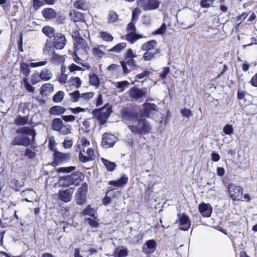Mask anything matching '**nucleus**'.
<instances>
[{
  "label": "nucleus",
  "instance_id": "nucleus-21",
  "mask_svg": "<svg viewBox=\"0 0 257 257\" xmlns=\"http://www.w3.org/2000/svg\"><path fill=\"white\" fill-rule=\"evenodd\" d=\"M158 43L155 40L148 41L143 43L141 46V50L144 51H151L156 49Z\"/></svg>",
  "mask_w": 257,
  "mask_h": 257
},
{
  "label": "nucleus",
  "instance_id": "nucleus-53",
  "mask_svg": "<svg viewBox=\"0 0 257 257\" xmlns=\"http://www.w3.org/2000/svg\"><path fill=\"white\" fill-rule=\"evenodd\" d=\"M167 27L165 23H163L161 26L157 30L153 32V35H162L164 34L166 31Z\"/></svg>",
  "mask_w": 257,
  "mask_h": 257
},
{
  "label": "nucleus",
  "instance_id": "nucleus-11",
  "mask_svg": "<svg viewBox=\"0 0 257 257\" xmlns=\"http://www.w3.org/2000/svg\"><path fill=\"white\" fill-rule=\"evenodd\" d=\"M128 94L132 99L138 100L145 98L147 95V90L146 88H139L135 86L129 89Z\"/></svg>",
  "mask_w": 257,
  "mask_h": 257
},
{
  "label": "nucleus",
  "instance_id": "nucleus-25",
  "mask_svg": "<svg viewBox=\"0 0 257 257\" xmlns=\"http://www.w3.org/2000/svg\"><path fill=\"white\" fill-rule=\"evenodd\" d=\"M54 90L53 85L50 83L43 84L40 88V94L42 96H47Z\"/></svg>",
  "mask_w": 257,
  "mask_h": 257
},
{
  "label": "nucleus",
  "instance_id": "nucleus-42",
  "mask_svg": "<svg viewBox=\"0 0 257 257\" xmlns=\"http://www.w3.org/2000/svg\"><path fill=\"white\" fill-rule=\"evenodd\" d=\"M118 19V15L113 10L110 11L108 15V23H114Z\"/></svg>",
  "mask_w": 257,
  "mask_h": 257
},
{
  "label": "nucleus",
  "instance_id": "nucleus-61",
  "mask_svg": "<svg viewBox=\"0 0 257 257\" xmlns=\"http://www.w3.org/2000/svg\"><path fill=\"white\" fill-rule=\"evenodd\" d=\"M78 157H79V161L83 163H86V162L91 161L90 160V157H88V156L84 155L83 154V153H82V152H81V151L79 152V153L78 154Z\"/></svg>",
  "mask_w": 257,
  "mask_h": 257
},
{
  "label": "nucleus",
  "instance_id": "nucleus-39",
  "mask_svg": "<svg viewBox=\"0 0 257 257\" xmlns=\"http://www.w3.org/2000/svg\"><path fill=\"white\" fill-rule=\"evenodd\" d=\"M23 82L25 89L28 92L31 93L35 92V87L32 86V83H30L28 81V78L24 77L23 78Z\"/></svg>",
  "mask_w": 257,
  "mask_h": 257
},
{
  "label": "nucleus",
  "instance_id": "nucleus-16",
  "mask_svg": "<svg viewBox=\"0 0 257 257\" xmlns=\"http://www.w3.org/2000/svg\"><path fill=\"white\" fill-rule=\"evenodd\" d=\"M74 190V189L73 188H70L65 190H59L58 192V198L64 202H69L72 199Z\"/></svg>",
  "mask_w": 257,
  "mask_h": 257
},
{
  "label": "nucleus",
  "instance_id": "nucleus-36",
  "mask_svg": "<svg viewBox=\"0 0 257 257\" xmlns=\"http://www.w3.org/2000/svg\"><path fill=\"white\" fill-rule=\"evenodd\" d=\"M70 86H74L78 89L80 87L82 82L80 78L78 77H72L68 81Z\"/></svg>",
  "mask_w": 257,
  "mask_h": 257
},
{
  "label": "nucleus",
  "instance_id": "nucleus-35",
  "mask_svg": "<svg viewBox=\"0 0 257 257\" xmlns=\"http://www.w3.org/2000/svg\"><path fill=\"white\" fill-rule=\"evenodd\" d=\"M78 52L74 51L72 56L73 60L78 64L82 65L83 67H85L86 69H88L90 68V65L88 63H83L82 62L83 60L78 56L77 53Z\"/></svg>",
  "mask_w": 257,
  "mask_h": 257
},
{
  "label": "nucleus",
  "instance_id": "nucleus-17",
  "mask_svg": "<svg viewBox=\"0 0 257 257\" xmlns=\"http://www.w3.org/2000/svg\"><path fill=\"white\" fill-rule=\"evenodd\" d=\"M157 243L154 239L147 240L143 246L142 251L147 255L150 254L155 250Z\"/></svg>",
  "mask_w": 257,
  "mask_h": 257
},
{
  "label": "nucleus",
  "instance_id": "nucleus-55",
  "mask_svg": "<svg viewBox=\"0 0 257 257\" xmlns=\"http://www.w3.org/2000/svg\"><path fill=\"white\" fill-rule=\"evenodd\" d=\"M214 1L215 0H201L200 6L203 8H209Z\"/></svg>",
  "mask_w": 257,
  "mask_h": 257
},
{
  "label": "nucleus",
  "instance_id": "nucleus-32",
  "mask_svg": "<svg viewBox=\"0 0 257 257\" xmlns=\"http://www.w3.org/2000/svg\"><path fill=\"white\" fill-rule=\"evenodd\" d=\"M126 47V43L122 42L115 45L111 49L108 50L109 52H114L116 53H120Z\"/></svg>",
  "mask_w": 257,
  "mask_h": 257
},
{
  "label": "nucleus",
  "instance_id": "nucleus-22",
  "mask_svg": "<svg viewBox=\"0 0 257 257\" xmlns=\"http://www.w3.org/2000/svg\"><path fill=\"white\" fill-rule=\"evenodd\" d=\"M42 16L46 20H52L55 19L57 16L56 11L52 8H46L42 11Z\"/></svg>",
  "mask_w": 257,
  "mask_h": 257
},
{
  "label": "nucleus",
  "instance_id": "nucleus-14",
  "mask_svg": "<svg viewBox=\"0 0 257 257\" xmlns=\"http://www.w3.org/2000/svg\"><path fill=\"white\" fill-rule=\"evenodd\" d=\"M176 222H178L180 226L179 229L183 231H188L191 224L190 219L185 213L181 214L179 220H176Z\"/></svg>",
  "mask_w": 257,
  "mask_h": 257
},
{
  "label": "nucleus",
  "instance_id": "nucleus-58",
  "mask_svg": "<svg viewBox=\"0 0 257 257\" xmlns=\"http://www.w3.org/2000/svg\"><path fill=\"white\" fill-rule=\"evenodd\" d=\"M85 221H87L89 225L92 227L97 228L99 225V222L95 220V219H93L91 218H87L85 219Z\"/></svg>",
  "mask_w": 257,
  "mask_h": 257
},
{
  "label": "nucleus",
  "instance_id": "nucleus-26",
  "mask_svg": "<svg viewBox=\"0 0 257 257\" xmlns=\"http://www.w3.org/2000/svg\"><path fill=\"white\" fill-rule=\"evenodd\" d=\"M66 109L61 106L54 105L49 109V113L53 115H60L64 113Z\"/></svg>",
  "mask_w": 257,
  "mask_h": 257
},
{
  "label": "nucleus",
  "instance_id": "nucleus-48",
  "mask_svg": "<svg viewBox=\"0 0 257 257\" xmlns=\"http://www.w3.org/2000/svg\"><path fill=\"white\" fill-rule=\"evenodd\" d=\"M10 186L16 191H19L22 187L19 181L15 179H12L10 182Z\"/></svg>",
  "mask_w": 257,
  "mask_h": 257
},
{
  "label": "nucleus",
  "instance_id": "nucleus-59",
  "mask_svg": "<svg viewBox=\"0 0 257 257\" xmlns=\"http://www.w3.org/2000/svg\"><path fill=\"white\" fill-rule=\"evenodd\" d=\"M223 132L225 135H230L233 133V128L231 125L226 124L223 127Z\"/></svg>",
  "mask_w": 257,
  "mask_h": 257
},
{
  "label": "nucleus",
  "instance_id": "nucleus-49",
  "mask_svg": "<svg viewBox=\"0 0 257 257\" xmlns=\"http://www.w3.org/2000/svg\"><path fill=\"white\" fill-rule=\"evenodd\" d=\"M32 2L33 8L35 11L38 10L40 8L45 5L43 0H32Z\"/></svg>",
  "mask_w": 257,
  "mask_h": 257
},
{
  "label": "nucleus",
  "instance_id": "nucleus-33",
  "mask_svg": "<svg viewBox=\"0 0 257 257\" xmlns=\"http://www.w3.org/2000/svg\"><path fill=\"white\" fill-rule=\"evenodd\" d=\"M73 5L76 9L83 11H86L88 8L85 0H77L74 2Z\"/></svg>",
  "mask_w": 257,
  "mask_h": 257
},
{
  "label": "nucleus",
  "instance_id": "nucleus-28",
  "mask_svg": "<svg viewBox=\"0 0 257 257\" xmlns=\"http://www.w3.org/2000/svg\"><path fill=\"white\" fill-rule=\"evenodd\" d=\"M14 123L18 126H24L29 123V116L28 115L21 116L18 115L14 119Z\"/></svg>",
  "mask_w": 257,
  "mask_h": 257
},
{
  "label": "nucleus",
  "instance_id": "nucleus-3",
  "mask_svg": "<svg viewBox=\"0 0 257 257\" xmlns=\"http://www.w3.org/2000/svg\"><path fill=\"white\" fill-rule=\"evenodd\" d=\"M85 178L84 174L80 171L72 172L70 175L62 177L59 180V183L62 187H69L70 186H79Z\"/></svg>",
  "mask_w": 257,
  "mask_h": 257
},
{
  "label": "nucleus",
  "instance_id": "nucleus-47",
  "mask_svg": "<svg viewBox=\"0 0 257 257\" xmlns=\"http://www.w3.org/2000/svg\"><path fill=\"white\" fill-rule=\"evenodd\" d=\"M42 81L39 73H33L31 78L30 82L33 85H35Z\"/></svg>",
  "mask_w": 257,
  "mask_h": 257
},
{
  "label": "nucleus",
  "instance_id": "nucleus-56",
  "mask_svg": "<svg viewBox=\"0 0 257 257\" xmlns=\"http://www.w3.org/2000/svg\"><path fill=\"white\" fill-rule=\"evenodd\" d=\"M25 156L29 159H34L36 156V153L29 148H26L25 151Z\"/></svg>",
  "mask_w": 257,
  "mask_h": 257
},
{
  "label": "nucleus",
  "instance_id": "nucleus-20",
  "mask_svg": "<svg viewBox=\"0 0 257 257\" xmlns=\"http://www.w3.org/2000/svg\"><path fill=\"white\" fill-rule=\"evenodd\" d=\"M127 182L128 177L123 174L118 179L109 181V184L116 187H121L126 184Z\"/></svg>",
  "mask_w": 257,
  "mask_h": 257
},
{
  "label": "nucleus",
  "instance_id": "nucleus-54",
  "mask_svg": "<svg viewBox=\"0 0 257 257\" xmlns=\"http://www.w3.org/2000/svg\"><path fill=\"white\" fill-rule=\"evenodd\" d=\"M141 13V10L139 8H135L132 12V20L137 22Z\"/></svg>",
  "mask_w": 257,
  "mask_h": 257
},
{
  "label": "nucleus",
  "instance_id": "nucleus-34",
  "mask_svg": "<svg viewBox=\"0 0 257 257\" xmlns=\"http://www.w3.org/2000/svg\"><path fill=\"white\" fill-rule=\"evenodd\" d=\"M99 37L104 41L111 42L113 41V37L109 33L106 31H101L99 33Z\"/></svg>",
  "mask_w": 257,
  "mask_h": 257
},
{
  "label": "nucleus",
  "instance_id": "nucleus-43",
  "mask_svg": "<svg viewBox=\"0 0 257 257\" xmlns=\"http://www.w3.org/2000/svg\"><path fill=\"white\" fill-rule=\"evenodd\" d=\"M102 161L105 166L107 171L111 172L113 171L115 168L116 167V165L115 163L111 162L105 159H102Z\"/></svg>",
  "mask_w": 257,
  "mask_h": 257
},
{
  "label": "nucleus",
  "instance_id": "nucleus-7",
  "mask_svg": "<svg viewBox=\"0 0 257 257\" xmlns=\"http://www.w3.org/2000/svg\"><path fill=\"white\" fill-rule=\"evenodd\" d=\"M227 190L229 196L233 201H240L242 200L243 189L241 187L230 183L227 185Z\"/></svg>",
  "mask_w": 257,
  "mask_h": 257
},
{
  "label": "nucleus",
  "instance_id": "nucleus-37",
  "mask_svg": "<svg viewBox=\"0 0 257 257\" xmlns=\"http://www.w3.org/2000/svg\"><path fill=\"white\" fill-rule=\"evenodd\" d=\"M41 80L43 81H48L52 77V74L51 71L47 69H44L39 74Z\"/></svg>",
  "mask_w": 257,
  "mask_h": 257
},
{
  "label": "nucleus",
  "instance_id": "nucleus-24",
  "mask_svg": "<svg viewBox=\"0 0 257 257\" xmlns=\"http://www.w3.org/2000/svg\"><path fill=\"white\" fill-rule=\"evenodd\" d=\"M69 15L71 20L74 22H80L84 21L83 14L77 11L74 10L71 11Z\"/></svg>",
  "mask_w": 257,
  "mask_h": 257
},
{
  "label": "nucleus",
  "instance_id": "nucleus-60",
  "mask_svg": "<svg viewBox=\"0 0 257 257\" xmlns=\"http://www.w3.org/2000/svg\"><path fill=\"white\" fill-rule=\"evenodd\" d=\"M94 93L92 92H85L80 94V98L85 100H89L93 97Z\"/></svg>",
  "mask_w": 257,
  "mask_h": 257
},
{
  "label": "nucleus",
  "instance_id": "nucleus-19",
  "mask_svg": "<svg viewBox=\"0 0 257 257\" xmlns=\"http://www.w3.org/2000/svg\"><path fill=\"white\" fill-rule=\"evenodd\" d=\"M199 210L201 215L205 217H210L212 211L211 205L204 203H200L199 205Z\"/></svg>",
  "mask_w": 257,
  "mask_h": 257
},
{
  "label": "nucleus",
  "instance_id": "nucleus-18",
  "mask_svg": "<svg viewBox=\"0 0 257 257\" xmlns=\"http://www.w3.org/2000/svg\"><path fill=\"white\" fill-rule=\"evenodd\" d=\"M55 46L53 44L52 40L51 39H47L45 42V44L43 49V53L45 55H52L55 53Z\"/></svg>",
  "mask_w": 257,
  "mask_h": 257
},
{
  "label": "nucleus",
  "instance_id": "nucleus-9",
  "mask_svg": "<svg viewBox=\"0 0 257 257\" xmlns=\"http://www.w3.org/2000/svg\"><path fill=\"white\" fill-rule=\"evenodd\" d=\"M73 39L75 41L74 51L79 52V50H82L85 53H87L90 47L87 42L79 34L76 35Z\"/></svg>",
  "mask_w": 257,
  "mask_h": 257
},
{
  "label": "nucleus",
  "instance_id": "nucleus-31",
  "mask_svg": "<svg viewBox=\"0 0 257 257\" xmlns=\"http://www.w3.org/2000/svg\"><path fill=\"white\" fill-rule=\"evenodd\" d=\"M63 125V121L61 118H54L51 122L52 129L57 132L61 130Z\"/></svg>",
  "mask_w": 257,
  "mask_h": 257
},
{
  "label": "nucleus",
  "instance_id": "nucleus-57",
  "mask_svg": "<svg viewBox=\"0 0 257 257\" xmlns=\"http://www.w3.org/2000/svg\"><path fill=\"white\" fill-rule=\"evenodd\" d=\"M144 237V234L142 232H140L138 234L135 235L133 240L132 243L133 244H138L140 241H141Z\"/></svg>",
  "mask_w": 257,
  "mask_h": 257
},
{
  "label": "nucleus",
  "instance_id": "nucleus-52",
  "mask_svg": "<svg viewBox=\"0 0 257 257\" xmlns=\"http://www.w3.org/2000/svg\"><path fill=\"white\" fill-rule=\"evenodd\" d=\"M75 169L76 167L75 166H70L68 167H60L57 169V172L69 173L71 172H74Z\"/></svg>",
  "mask_w": 257,
  "mask_h": 257
},
{
  "label": "nucleus",
  "instance_id": "nucleus-30",
  "mask_svg": "<svg viewBox=\"0 0 257 257\" xmlns=\"http://www.w3.org/2000/svg\"><path fill=\"white\" fill-rule=\"evenodd\" d=\"M89 81L90 85L98 88L100 85V79L98 76L95 73L89 74Z\"/></svg>",
  "mask_w": 257,
  "mask_h": 257
},
{
  "label": "nucleus",
  "instance_id": "nucleus-62",
  "mask_svg": "<svg viewBox=\"0 0 257 257\" xmlns=\"http://www.w3.org/2000/svg\"><path fill=\"white\" fill-rule=\"evenodd\" d=\"M170 71V69L169 67H164L163 70L160 73V77L162 79H165L168 74L169 73Z\"/></svg>",
  "mask_w": 257,
  "mask_h": 257
},
{
  "label": "nucleus",
  "instance_id": "nucleus-41",
  "mask_svg": "<svg viewBox=\"0 0 257 257\" xmlns=\"http://www.w3.org/2000/svg\"><path fill=\"white\" fill-rule=\"evenodd\" d=\"M93 212L94 209L91 207V206L90 205H88L86 207L85 209L83 210V211L81 212V214L83 215H89L91 217L96 219L97 217L95 216Z\"/></svg>",
  "mask_w": 257,
  "mask_h": 257
},
{
  "label": "nucleus",
  "instance_id": "nucleus-12",
  "mask_svg": "<svg viewBox=\"0 0 257 257\" xmlns=\"http://www.w3.org/2000/svg\"><path fill=\"white\" fill-rule=\"evenodd\" d=\"M70 158V155L69 153H63L57 151H55L53 155V161L52 165L56 167L58 165L67 162Z\"/></svg>",
  "mask_w": 257,
  "mask_h": 257
},
{
  "label": "nucleus",
  "instance_id": "nucleus-6",
  "mask_svg": "<svg viewBox=\"0 0 257 257\" xmlns=\"http://www.w3.org/2000/svg\"><path fill=\"white\" fill-rule=\"evenodd\" d=\"M138 112L140 115L144 117L153 118L159 111L158 107L156 104L145 102L143 104V108Z\"/></svg>",
  "mask_w": 257,
  "mask_h": 257
},
{
  "label": "nucleus",
  "instance_id": "nucleus-13",
  "mask_svg": "<svg viewBox=\"0 0 257 257\" xmlns=\"http://www.w3.org/2000/svg\"><path fill=\"white\" fill-rule=\"evenodd\" d=\"M52 40L53 44L57 50L63 49L67 42L65 35L61 33H56Z\"/></svg>",
  "mask_w": 257,
  "mask_h": 257
},
{
  "label": "nucleus",
  "instance_id": "nucleus-63",
  "mask_svg": "<svg viewBox=\"0 0 257 257\" xmlns=\"http://www.w3.org/2000/svg\"><path fill=\"white\" fill-rule=\"evenodd\" d=\"M151 73V72L149 70H144L142 73L137 74L136 76V78L141 79L149 76Z\"/></svg>",
  "mask_w": 257,
  "mask_h": 257
},
{
  "label": "nucleus",
  "instance_id": "nucleus-27",
  "mask_svg": "<svg viewBox=\"0 0 257 257\" xmlns=\"http://www.w3.org/2000/svg\"><path fill=\"white\" fill-rule=\"evenodd\" d=\"M30 63L28 64L26 62H22L20 64V71L25 77L28 78L30 75Z\"/></svg>",
  "mask_w": 257,
  "mask_h": 257
},
{
  "label": "nucleus",
  "instance_id": "nucleus-5",
  "mask_svg": "<svg viewBox=\"0 0 257 257\" xmlns=\"http://www.w3.org/2000/svg\"><path fill=\"white\" fill-rule=\"evenodd\" d=\"M112 111V106L109 103H107L99 109H94L92 113L99 122V124L103 125L106 123Z\"/></svg>",
  "mask_w": 257,
  "mask_h": 257
},
{
  "label": "nucleus",
  "instance_id": "nucleus-1",
  "mask_svg": "<svg viewBox=\"0 0 257 257\" xmlns=\"http://www.w3.org/2000/svg\"><path fill=\"white\" fill-rule=\"evenodd\" d=\"M120 114L122 118L128 121L127 127L133 134L142 136L151 133V123L145 117L140 115L138 110L135 107H123L120 111Z\"/></svg>",
  "mask_w": 257,
  "mask_h": 257
},
{
  "label": "nucleus",
  "instance_id": "nucleus-4",
  "mask_svg": "<svg viewBox=\"0 0 257 257\" xmlns=\"http://www.w3.org/2000/svg\"><path fill=\"white\" fill-rule=\"evenodd\" d=\"M123 57L124 59L120 61V63L123 73L128 74L137 67L136 61L135 60L136 55L134 54L133 49L130 48L124 54Z\"/></svg>",
  "mask_w": 257,
  "mask_h": 257
},
{
  "label": "nucleus",
  "instance_id": "nucleus-50",
  "mask_svg": "<svg viewBox=\"0 0 257 257\" xmlns=\"http://www.w3.org/2000/svg\"><path fill=\"white\" fill-rule=\"evenodd\" d=\"M69 95L70 96L71 101L73 102H78L79 98H80V93L78 90H75L73 92L69 93Z\"/></svg>",
  "mask_w": 257,
  "mask_h": 257
},
{
  "label": "nucleus",
  "instance_id": "nucleus-64",
  "mask_svg": "<svg viewBox=\"0 0 257 257\" xmlns=\"http://www.w3.org/2000/svg\"><path fill=\"white\" fill-rule=\"evenodd\" d=\"M181 113L183 116H185L187 118H189L192 115V113L191 110L185 108L181 110Z\"/></svg>",
  "mask_w": 257,
  "mask_h": 257
},
{
  "label": "nucleus",
  "instance_id": "nucleus-38",
  "mask_svg": "<svg viewBox=\"0 0 257 257\" xmlns=\"http://www.w3.org/2000/svg\"><path fill=\"white\" fill-rule=\"evenodd\" d=\"M42 31L43 34L49 38V39H52V38L55 35L54 29L50 26L44 27Z\"/></svg>",
  "mask_w": 257,
  "mask_h": 257
},
{
  "label": "nucleus",
  "instance_id": "nucleus-44",
  "mask_svg": "<svg viewBox=\"0 0 257 257\" xmlns=\"http://www.w3.org/2000/svg\"><path fill=\"white\" fill-rule=\"evenodd\" d=\"M92 53L93 56L99 59L102 58L105 55L104 52L100 49L99 46L93 47L92 49Z\"/></svg>",
  "mask_w": 257,
  "mask_h": 257
},
{
  "label": "nucleus",
  "instance_id": "nucleus-23",
  "mask_svg": "<svg viewBox=\"0 0 257 257\" xmlns=\"http://www.w3.org/2000/svg\"><path fill=\"white\" fill-rule=\"evenodd\" d=\"M143 37L142 35L138 34L135 33H128L123 36L122 38L128 41L131 44L135 43L137 40L142 38Z\"/></svg>",
  "mask_w": 257,
  "mask_h": 257
},
{
  "label": "nucleus",
  "instance_id": "nucleus-51",
  "mask_svg": "<svg viewBox=\"0 0 257 257\" xmlns=\"http://www.w3.org/2000/svg\"><path fill=\"white\" fill-rule=\"evenodd\" d=\"M136 22V21L132 20L131 22L127 25L126 31L127 32H128V33L136 32L137 29L135 26Z\"/></svg>",
  "mask_w": 257,
  "mask_h": 257
},
{
  "label": "nucleus",
  "instance_id": "nucleus-8",
  "mask_svg": "<svg viewBox=\"0 0 257 257\" xmlns=\"http://www.w3.org/2000/svg\"><path fill=\"white\" fill-rule=\"evenodd\" d=\"M88 191V185L83 183L77 191L75 199L77 204L82 205L86 202V195Z\"/></svg>",
  "mask_w": 257,
  "mask_h": 257
},
{
  "label": "nucleus",
  "instance_id": "nucleus-46",
  "mask_svg": "<svg viewBox=\"0 0 257 257\" xmlns=\"http://www.w3.org/2000/svg\"><path fill=\"white\" fill-rule=\"evenodd\" d=\"M64 93L62 91H59L53 97V101L55 103H59L63 99Z\"/></svg>",
  "mask_w": 257,
  "mask_h": 257
},
{
  "label": "nucleus",
  "instance_id": "nucleus-10",
  "mask_svg": "<svg viewBox=\"0 0 257 257\" xmlns=\"http://www.w3.org/2000/svg\"><path fill=\"white\" fill-rule=\"evenodd\" d=\"M137 3L145 11L156 10L160 5L158 0H137Z\"/></svg>",
  "mask_w": 257,
  "mask_h": 257
},
{
  "label": "nucleus",
  "instance_id": "nucleus-15",
  "mask_svg": "<svg viewBox=\"0 0 257 257\" xmlns=\"http://www.w3.org/2000/svg\"><path fill=\"white\" fill-rule=\"evenodd\" d=\"M115 143V136L110 133H105L103 135L101 141V146L105 148H108L113 146Z\"/></svg>",
  "mask_w": 257,
  "mask_h": 257
},
{
  "label": "nucleus",
  "instance_id": "nucleus-45",
  "mask_svg": "<svg viewBox=\"0 0 257 257\" xmlns=\"http://www.w3.org/2000/svg\"><path fill=\"white\" fill-rule=\"evenodd\" d=\"M130 83L126 80L119 81L117 82L116 87L119 89V92H122L128 87Z\"/></svg>",
  "mask_w": 257,
  "mask_h": 257
},
{
  "label": "nucleus",
  "instance_id": "nucleus-2",
  "mask_svg": "<svg viewBox=\"0 0 257 257\" xmlns=\"http://www.w3.org/2000/svg\"><path fill=\"white\" fill-rule=\"evenodd\" d=\"M16 132L18 134H23L31 136L32 137V138L31 139L27 136H17L11 141V146H23L25 147H28L34 143L36 136V131L34 128L28 126H24L18 128Z\"/></svg>",
  "mask_w": 257,
  "mask_h": 257
},
{
  "label": "nucleus",
  "instance_id": "nucleus-29",
  "mask_svg": "<svg viewBox=\"0 0 257 257\" xmlns=\"http://www.w3.org/2000/svg\"><path fill=\"white\" fill-rule=\"evenodd\" d=\"M160 50L159 49H156L153 52L152 51H146V52L143 55V59L144 61H151L154 58H155L156 55L159 54Z\"/></svg>",
  "mask_w": 257,
  "mask_h": 257
},
{
  "label": "nucleus",
  "instance_id": "nucleus-40",
  "mask_svg": "<svg viewBox=\"0 0 257 257\" xmlns=\"http://www.w3.org/2000/svg\"><path fill=\"white\" fill-rule=\"evenodd\" d=\"M51 61L52 63L62 64L65 62V57L64 56L60 55L55 53L52 55Z\"/></svg>",
  "mask_w": 257,
  "mask_h": 257
}]
</instances>
